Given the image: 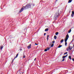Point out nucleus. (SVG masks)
<instances>
[{
  "label": "nucleus",
  "instance_id": "f257e3e1",
  "mask_svg": "<svg viewBox=\"0 0 74 74\" xmlns=\"http://www.w3.org/2000/svg\"><path fill=\"white\" fill-rule=\"evenodd\" d=\"M59 16V12L56 13L54 17V20H56V19L58 18Z\"/></svg>",
  "mask_w": 74,
  "mask_h": 74
},
{
  "label": "nucleus",
  "instance_id": "f03ea898",
  "mask_svg": "<svg viewBox=\"0 0 74 74\" xmlns=\"http://www.w3.org/2000/svg\"><path fill=\"white\" fill-rule=\"evenodd\" d=\"M31 7V5L30 4H29L28 5H26L25 6L23 7V8L25 10L27 9V8H29Z\"/></svg>",
  "mask_w": 74,
  "mask_h": 74
},
{
  "label": "nucleus",
  "instance_id": "7ed1b4c3",
  "mask_svg": "<svg viewBox=\"0 0 74 74\" xmlns=\"http://www.w3.org/2000/svg\"><path fill=\"white\" fill-rule=\"evenodd\" d=\"M69 38V34H67L66 36V38L65 40V42H66L67 41V40H68Z\"/></svg>",
  "mask_w": 74,
  "mask_h": 74
},
{
  "label": "nucleus",
  "instance_id": "20e7f679",
  "mask_svg": "<svg viewBox=\"0 0 74 74\" xmlns=\"http://www.w3.org/2000/svg\"><path fill=\"white\" fill-rule=\"evenodd\" d=\"M32 45L31 44H30L27 47V48L28 49H30V48H31V46Z\"/></svg>",
  "mask_w": 74,
  "mask_h": 74
},
{
  "label": "nucleus",
  "instance_id": "39448f33",
  "mask_svg": "<svg viewBox=\"0 0 74 74\" xmlns=\"http://www.w3.org/2000/svg\"><path fill=\"white\" fill-rule=\"evenodd\" d=\"M23 10H24V9L23 8H22L21 9L20 11H19V12H23Z\"/></svg>",
  "mask_w": 74,
  "mask_h": 74
},
{
  "label": "nucleus",
  "instance_id": "423d86ee",
  "mask_svg": "<svg viewBox=\"0 0 74 74\" xmlns=\"http://www.w3.org/2000/svg\"><path fill=\"white\" fill-rule=\"evenodd\" d=\"M68 55L67 54L66 56H62V58L63 59H64V58H66V57H67V56Z\"/></svg>",
  "mask_w": 74,
  "mask_h": 74
},
{
  "label": "nucleus",
  "instance_id": "0eeeda50",
  "mask_svg": "<svg viewBox=\"0 0 74 74\" xmlns=\"http://www.w3.org/2000/svg\"><path fill=\"white\" fill-rule=\"evenodd\" d=\"M69 50H70V51L71 50V49H72V47H70V46H69Z\"/></svg>",
  "mask_w": 74,
  "mask_h": 74
},
{
  "label": "nucleus",
  "instance_id": "6e6552de",
  "mask_svg": "<svg viewBox=\"0 0 74 74\" xmlns=\"http://www.w3.org/2000/svg\"><path fill=\"white\" fill-rule=\"evenodd\" d=\"M18 54H17L16 56V57L14 58V59H15V58H17L18 57Z\"/></svg>",
  "mask_w": 74,
  "mask_h": 74
},
{
  "label": "nucleus",
  "instance_id": "1a4fd4ad",
  "mask_svg": "<svg viewBox=\"0 0 74 74\" xmlns=\"http://www.w3.org/2000/svg\"><path fill=\"white\" fill-rule=\"evenodd\" d=\"M72 1V0H69L68 3H71Z\"/></svg>",
  "mask_w": 74,
  "mask_h": 74
},
{
  "label": "nucleus",
  "instance_id": "9d476101",
  "mask_svg": "<svg viewBox=\"0 0 74 74\" xmlns=\"http://www.w3.org/2000/svg\"><path fill=\"white\" fill-rule=\"evenodd\" d=\"M45 32H47V31H48V28L46 29L45 30Z\"/></svg>",
  "mask_w": 74,
  "mask_h": 74
},
{
  "label": "nucleus",
  "instance_id": "9b49d317",
  "mask_svg": "<svg viewBox=\"0 0 74 74\" xmlns=\"http://www.w3.org/2000/svg\"><path fill=\"white\" fill-rule=\"evenodd\" d=\"M54 39H55V40L57 38V37H56V36H54Z\"/></svg>",
  "mask_w": 74,
  "mask_h": 74
},
{
  "label": "nucleus",
  "instance_id": "f8f14e48",
  "mask_svg": "<svg viewBox=\"0 0 74 74\" xmlns=\"http://www.w3.org/2000/svg\"><path fill=\"white\" fill-rule=\"evenodd\" d=\"M66 40H65V45H66V46H67V41H66V42L65 41Z\"/></svg>",
  "mask_w": 74,
  "mask_h": 74
},
{
  "label": "nucleus",
  "instance_id": "ddd939ff",
  "mask_svg": "<svg viewBox=\"0 0 74 74\" xmlns=\"http://www.w3.org/2000/svg\"><path fill=\"white\" fill-rule=\"evenodd\" d=\"M63 41H64V40L63 39H62L60 41L61 43H62L63 42Z\"/></svg>",
  "mask_w": 74,
  "mask_h": 74
},
{
  "label": "nucleus",
  "instance_id": "4468645a",
  "mask_svg": "<svg viewBox=\"0 0 74 74\" xmlns=\"http://www.w3.org/2000/svg\"><path fill=\"white\" fill-rule=\"evenodd\" d=\"M3 46H1V50H2V49H3Z\"/></svg>",
  "mask_w": 74,
  "mask_h": 74
},
{
  "label": "nucleus",
  "instance_id": "2eb2a0df",
  "mask_svg": "<svg viewBox=\"0 0 74 74\" xmlns=\"http://www.w3.org/2000/svg\"><path fill=\"white\" fill-rule=\"evenodd\" d=\"M69 59H71V56H69Z\"/></svg>",
  "mask_w": 74,
  "mask_h": 74
},
{
  "label": "nucleus",
  "instance_id": "dca6fc26",
  "mask_svg": "<svg viewBox=\"0 0 74 74\" xmlns=\"http://www.w3.org/2000/svg\"><path fill=\"white\" fill-rule=\"evenodd\" d=\"M62 47V45H60L58 47V48H60V47Z\"/></svg>",
  "mask_w": 74,
  "mask_h": 74
},
{
  "label": "nucleus",
  "instance_id": "f3484780",
  "mask_svg": "<svg viewBox=\"0 0 74 74\" xmlns=\"http://www.w3.org/2000/svg\"><path fill=\"white\" fill-rule=\"evenodd\" d=\"M71 32V29L69 30L68 32L69 33H70Z\"/></svg>",
  "mask_w": 74,
  "mask_h": 74
},
{
  "label": "nucleus",
  "instance_id": "a211bd4d",
  "mask_svg": "<svg viewBox=\"0 0 74 74\" xmlns=\"http://www.w3.org/2000/svg\"><path fill=\"white\" fill-rule=\"evenodd\" d=\"M72 14H73V15H74V11H72Z\"/></svg>",
  "mask_w": 74,
  "mask_h": 74
},
{
  "label": "nucleus",
  "instance_id": "6ab92c4d",
  "mask_svg": "<svg viewBox=\"0 0 74 74\" xmlns=\"http://www.w3.org/2000/svg\"><path fill=\"white\" fill-rule=\"evenodd\" d=\"M58 34H59V33H58V32H57L56 33V35H58Z\"/></svg>",
  "mask_w": 74,
  "mask_h": 74
},
{
  "label": "nucleus",
  "instance_id": "aec40b11",
  "mask_svg": "<svg viewBox=\"0 0 74 74\" xmlns=\"http://www.w3.org/2000/svg\"><path fill=\"white\" fill-rule=\"evenodd\" d=\"M46 49H47V51L48 50H49V47L47 48Z\"/></svg>",
  "mask_w": 74,
  "mask_h": 74
},
{
  "label": "nucleus",
  "instance_id": "412c9836",
  "mask_svg": "<svg viewBox=\"0 0 74 74\" xmlns=\"http://www.w3.org/2000/svg\"><path fill=\"white\" fill-rule=\"evenodd\" d=\"M53 44H52L51 45V47H53Z\"/></svg>",
  "mask_w": 74,
  "mask_h": 74
},
{
  "label": "nucleus",
  "instance_id": "4be33fe9",
  "mask_svg": "<svg viewBox=\"0 0 74 74\" xmlns=\"http://www.w3.org/2000/svg\"><path fill=\"white\" fill-rule=\"evenodd\" d=\"M47 49H45V52H47Z\"/></svg>",
  "mask_w": 74,
  "mask_h": 74
},
{
  "label": "nucleus",
  "instance_id": "5701e85b",
  "mask_svg": "<svg viewBox=\"0 0 74 74\" xmlns=\"http://www.w3.org/2000/svg\"><path fill=\"white\" fill-rule=\"evenodd\" d=\"M71 16H72V17H73V16H74V14H71Z\"/></svg>",
  "mask_w": 74,
  "mask_h": 74
},
{
  "label": "nucleus",
  "instance_id": "b1692460",
  "mask_svg": "<svg viewBox=\"0 0 74 74\" xmlns=\"http://www.w3.org/2000/svg\"><path fill=\"white\" fill-rule=\"evenodd\" d=\"M67 54V52H65L64 53V55H66V54Z\"/></svg>",
  "mask_w": 74,
  "mask_h": 74
},
{
  "label": "nucleus",
  "instance_id": "393cba45",
  "mask_svg": "<svg viewBox=\"0 0 74 74\" xmlns=\"http://www.w3.org/2000/svg\"><path fill=\"white\" fill-rule=\"evenodd\" d=\"M52 42L53 44H54L55 43V41H53Z\"/></svg>",
  "mask_w": 74,
  "mask_h": 74
},
{
  "label": "nucleus",
  "instance_id": "a878e982",
  "mask_svg": "<svg viewBox=\"0 0 74 74\" xmlns=\"http://www.w3.org/2000/svg\"><path fill=\"white\" fill-rule=\"evenodd\" d=\"M25 57H26V56H23V58H25Z\"/></svg>",
  "mask_w": 74,
  "mask_h": 74
},
{
  "label": "nucleus",
  "instance_id": "bb28decb",
  "mask_svg": "<svg viewBox=\"0 0 74 74\" xmlns=\"http://www.w3.org/2000/svg\"><path fill=\"white\" fill-rule=\"evenodd\" d=\"M62 61H63V62H64V59H63L62 60Z\"/></svg>",
  "mask_w": 74,
  "mask_h": 74
},
{
  "label": "nucleus",
  "instance_id": "cd10ccee",
  "mask_svg": "<svg viewBox=\"0 0 74 74\" xmlns=\"http://www.w3.org/2000/svg\"><path fill=\"white\" fill-rule=\"evenodd\" d=\"M35 45H38V44L36 43H35Z\"/></svg>",
  "mask_w": 74,
  "mask_h": 74
},
{
  "label": "nucleus",
  "instance_id": "c85d7f7f",
  "mask_svg": "<svg viewBox=\"0 0 74 74\" xmlns=\"http://www.w3.org/2000/svg\"><path fill=\"white\" fill-rule=\"evenodd\" d=\"M67 51H69V49H68V48H67Z\"/></svg>",
  "mask_w": 74,
  "mask_h": 74
},
{
  "label": "nucleus",
  "instance_id": "c756f323",
  "mask_svg": "<svg viewBox=\"0 0 74 74\" xmlns=\"http://www.w3.org/2000/svg\"><path fill=\"white\" fill-rule=\"evenodd\" d=\"M48 37H49V35H47V38H48Z\"/></svg>",
  "mask_w": 74,
  "mask_h": 74
},
{
  "label": "nucleus",
  "instance_id": "7c9ffc66",
  "mask_svg": "<svg viewBox=\"0 0 74 74\" xmlns=\"http://www.w3.org/2000/svg\"><path fill=\"white\" fill-rule=\"evenodd\" d=\"M46 34V33H45L44 34V36H45Z\"/></svg>",
  "mask_w": 74,
  "mask_h": 74
},
{
  "label": "nucleus",
  "instance_id": "2f4dec72",
  "mask_svg": "<svg viewBox=\"0 0 74 74\" xmlns=\"http://www.w3.org/2000/svg\"><path fill=\"white\" fill-rule=\"evenodd\" d=\"M72 60H73V61H74V58L72 59Z\"/></svg>",
  "mask_w": 74,
  "mask_h": 74
},
{
  "label": "nucleus",
  "instance_id": "473e14b6",
  "mask_svg": "<svg viewBox=\"0 0 74 74\" xmlns=\"http://www.w3.org/2000/svg\"><path fill=\"white\" fill-rule=\"evenodd\" d=\"M36 58L34 59V60L35 61V60H36Z\"/></svg>",
  "mask_w": 74,
  "mask_h": 74
},
{
  "label": "nucleus",
  "instance_id": "72a5a7b5",
  "mask_svg": "<svg viewBox=\"0 0 74 74\" xmlns=\"http://www.w3.org/2000/svg\"><path fill=\"white\" fill-rule=\"evenodd\" d=\"M47 40L48 41V38H47Z\"/></svg>",
  "mask_w": 74,
  "mask_h": 74
},
{
  "label": "nucleus",
  "instance_id": "f704fd0d",
  "mask_svg": "<svg viewBox=\"0 0 74 74\" xmlns=\"http://www.w3.org/2000/svg\"><path fill=\"white\" fill-rule=\"evenodd\" d=\"M73 47H74V44H73Z\"/></svg>",
  "mask_w": 74,
  "mask_h": 74
},
{
  "label": "nucleus",
  "instance_id": "c9c22d12",
  "mask_svg": "<svg viewBox=\"0 0 74 74\" xmlns=\"http://www.w3.org/2000/svg\"><path fill=\"white\" fill-rule=\"evenodd\" d=\"M74 40V39H73L72 40V41Z\"/></svg>",
  "mask_w": 74,
  "mask_h": 74
},
{
  "label": "nucleus",
  "instance_id": "e433bc0d",
  "mask_svg": "<svg viewBox=\"0 0 74 74\" xmlns=\"http://www.w3.org/2000/svg\"><path fill=\"white\" fill-rule=\"evenodd\" d=\"M58 1V0H56V1Z\"/></svg>",
  "mask_w": 74,
  "mask_h": 74
}]
</instances>
